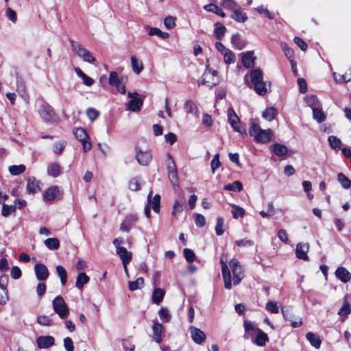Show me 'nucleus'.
I'll list each match as a JSON object with an SVG mask.
<instances>
[{
    "instance_id": "1",
    "label": "nucleus",
    "mask_w": 351,
    "mask_h": 351,
    "mask_svg": "<svg viewBox=\"0 0 351 351\" xmlns=\"http://www.w3.org/2000/svg\"><path fill=\"white\" fill-rule=\"evenodd\" d=\"M221 274L224 282V287L226 289H231L232 287V280L234 285H238L245 277V272L243 266L237 258L230 261L228 265L223 258H221Z\"/></svg>"
},
{
    "instance_id": "2",
    "label": "nucleus",
    "mask_w": 351,
    "mask_h": 351,
    "mask_svg": "<svg viewBox=\"0 0 351 351\" xmlns=\"http://www.w3.org/2000/svg\"><path fill=\"white\" fill-rule=\"evenodd\" d=\"M245 84L254 90L259 95H265L267 93L270 84L263 80V73L260 69H254L244 76Z\"/></svg>"
},
{
    "instance_id": "3",
    "label": "nucleus",
    "mask_w": 351,
    "mask_h": 351,
    "mask_svg": "<svg viewBox=\"0 0 351 351\" xmlns=\"http://www.w3.org/2000/svg\"><path fill=\"white\" fill-rule=\"evenodd\" d=\"M249 134L254 140L261 143H266L271 140L273 133L270 129L263 130L257 123H252L249 128Z\"/></svg>"
},
{
    "instance_id": "4",
    "label": "nucleus",
    "mask_w": 351,
    "mask_h": 351,
    "mask_svg": "<svg viewBox=\"0 0 351 351\" xmlns=\"http://www.w3.org/2000/svg\"><path fill=\"white\" fill-rule=\"evenodd\" d=\"M218 82L217 72L215 70L209 69L208 65H206V69L202 77L197 82L198 85H206L209 88H212Z\"/></svg>"
},
{
    "instance_id": "5",
    "label": "nucleus",
    "mask_w": 351,
    "mask_h": 351,
    "mask_svg": "<svg viewBox=\"0 0 351 351\" xmlns=\"http://www.w3.org/2000/svg\"><path fill=\"white\" fill-rule=\"evenodd\" d=\"M71 50L74 55L82 59L84 62L93 64L95 61L92 54L80 43L71 40Z\"/></svg>"
},
{
    "instance_id": "6",
    "label": "nucleus",
    "mask_w": 351,
    "mask_h": 351,
    "mask_svg": "<svg viewBox=\"0 0 351 351\" xmlns=\"http://www.w3.org/2000/svg\"><path fill=\"white\" fill-rule=\"evenodd\" d=\"M52 308H53V311L62 319H65L69 313V309L64 298L60 295L56 296L53 300Z\"/></svg>"
},
{
    "instance_id": "7",
    "label": "nucleus",
    "mask_w": 351,
    "mask_h": 351,
    "mask_svg": "<svg viewBox=\"0 0 351 351\" xmlns=\"http://www.w3.org/2000/svg\"><path fill=\"white\" fill-rule=\"evenodd\" d=\"M38 114L41 119L47 123H53L58 120V117L52 108L47 104H42L39 107Z\"/></svg>"
},
{
    "instance_id": "8",
    "label": "nucleus",
    "mask_w": 351,
    "mask_h": 351,
    "mask_svg": "<svg viewBox=\"0 0 351 351\" xmlns=\"http://www.w3.org/2000/svg\"><path fill=\"white\" fill-rule=\"evenodd\" d=\"M128 96L130 98V100L127 104V109L132 112L140 111L143 106L144 97L141 96L136 92H128Z\"/></svg>"
},
{
    "instance_id": "9",
    "label": "nucleus",
    "mask_w": 351,
    "mask_h": 351,
    "mask_svg": "<svg viewBox=\"0 0 351 351\" xmlns=\"http://www.w3.org/2000/svg\"><path fill=\"white\" fill-rule=\"evenodd\" d=\"M135 159L137 162L142 166L149 165L152 160V154L151 150L142 149L138 147H135Z\"/></svg>"
},
{
    "instance_id": "10",
    "label": "nucleus",
    "mask_w": 351,
    "mask_h": 351,
    "mask_svg": "<svg viewBox=\"0 0 351 351\" xmlns=\"http://www.w3.org/2000/svg\"><path fill=\"white\" fill-rule=\"evenodd\" d=\"M228 118L229 123L231 125V126L236 132L241 134H246L245 130L241 125L237 114L235 113L234 110L231 108L228 110Z\"/></svg>"
},
{
    "instance_id": "11",
    "label": "nucleus",
    "mask_w": 351,
    "mask_h": 351,
    "mask_svg": "<svg viewBox=\"0 0 351 351\" xmlns=\"http://www.w3.org/2000/svg\"><path fill=\"white\" fill-rule=\"evenodd\" d=\"M215 47L223 56V62L226 64H230L235 62V56L234 53L230 49L225 47L221 43L217 42L215 43Z\"/></svg>"
},
{
    "instance_id": "12",
    "label": "nucleus",
    "mask_w": 351,
    "mask_h": 351,
    "mask_svg": "<svg viewBox=\"0 0 351 351\" xmlns=\"http://www.w3.org/2000/svg\"><path fill=\"white\" fill-rule=\"evenodd\" d=\"M61 196V192L58 186H51L47 189L43 195V198L45 202H51L59 199Z\"/></svg>"
},
{
    "instance_id": "13",
    "label": "nucleus",
    "mask_w": 351,
    "mask_h": 351,
    "mask_svg": "<svg viewBox=\"0 0 351 351\" xmlns=\"http://www.w3.org/2000/svg\"><path fill=\"white\" fill-rule=\"evenodd\" d=\"M109 84L111 86H115L117 89V90L121 93L125 94V85L122 82V80H120L119 75L115 71H112L110 73L109 75Z\"/></svg>"
},
{
    "instance_id": "14",
    "label": "nucleus",
    "mask_w": 351,
    "mask_h": 351,
    "mask_svg": "<svg viewBox=\"0 0 351 351\" xmlns=\"http://www.w3.org/2000/svg\"><path fill=\"white\" fill-rule=\"evenodd\" d=\"M282 313L284 318L291 322V326L293 328H298L302 324V320L301 317H294L293 315L291 313L289 308L288 307H282Z\"/></svg>"
},
{
    "instance_id": "15",
    "label": "nucleus",
    "mask_w": 351,
    "mask_h": 351,
    "mask_svg": "<svg viewBox=\"0 0 351 351\" xmlns=\"http://www.w3.org/2000/svg\"><path fill=\"white\" fill-rule=\"evenodd\" d=\"M34 270L37 280L40 281L46 280L49 276L47 267L43 263H36L34 266Z\"/></svg>"
},
{
    "instance_id": "16",
    "label": "nucleus",
    "mask_w": 351,
    "mask_h": 351,
    "mask_svg": "<svg viewBox=\"0 0 351 351\" xmlns=\"http://www.w3.org/2000/svg\"><path fill=\"white\" fill-rule=\"evenodd\" d=\"M55 343V339L50 335L40 336L36 339V344L40 349H47Z\"/></svg>"
},
{
    "instance_id": "17",
    "label": "nucleus",
    "mask_w": 351,
    "mask_h": 351,
    "mask_svg": "<svg viewBox=\"0 0 351 351\" xmlns=\"http://www.w3.org/2000/svg\"><path fill=\"white\" fill-rule=\"evenodd\" d=\"M309 250L308 243H298L296 245L295 256L298 258L304 261L308 259V252Z\"/></svg>"
},
{
    "instance_id": "18",
    "label": "nucleus",
    "mask_w": 351,
    "mask_h": 351,
    "mask_svg": "<svg viewBox=\"0 0 351 351\" xmlns=\"http://www.w3.org/2000/svg\"><path fill=\"white\" fill-rule=\"evenodd\" d=\"M138 221L135 215H128L121 224L120 230L123 232H129Z\"/></svg>"
},
{
    "instance_id": "19",
    "label": "nucleus",
    "mask_w": 351,
    "mask_h": 351,
    "mask_svg": "<svg viewBox=\"0 0 351 351\" xmlns=\"http://www.w3.org/2000/svg\"><path fill=\"white\" fill-rule=\"evenodd\" d=\"M152 191H150L147 195V204L146 206H149L155 213H158L160 207V195L156 194L153 198H152Z\"/></svg>"
},
{
    "instance_id": "20",
    "label": "nucleus",
    "mask_w": 351,
    "mask_h": 351,
    "mask_svg": "<svg viewBox=\"0 0 351 351\" xmlns=\"http://www.w3.org/2000/svg\"><path fill=\"white\" fill-rule=\"evenodd\" d=\"M243 326L245 329V335L243 337L247 339H252V337H254L257 332L260 330L259 328H256L252 322L248 320L244 321Z\"/></svg>"
},
{
    "instance_id": "21",
    "label": "nucleus",
    "mask_w": 351,
    "mask_h": 351,
    "mask_svg": "<svg viewBox=\"0 0 351 351\" xmlns=\"http://www.w3.org/2000/svg\"><path fill=\"white\" fill-rule=\"evenodd\" d=\"M40 181L35 177H30L27 180L26 190L30 194H34L40 189Z\"/></svg>"
},
{
    "instance_id": "22",
    "label": "nucleus",
    "mask_w": 351,
    "mask_h": 351,
    "mask_svg": "<svg viewBox=\"0 0 351 351\" xmlns=\"http://www.w3.org/2000/svg\"><path fill=\"white\" fill-rule=\"evenodd\" d=\"M190 331L191 337L196 343L199 344L205 341L206 335L200 329L192 326L190 328Z\"/></svg>"
},
{
    "instance_id": "23",
    "label": "nucleus",
    "mask_w": 351,
    "mask_h": 351,
    "mask_svg": "<svg viewBox=\"0 0 351 351\" xmlns=\"http://www.w3.org/2000/svg\"><path fill=\"white\" fill-rule=\"evenodd\" d=\"M255 59L253 51H247L242 53V64L246 68L252 67L254 65Z\"/></svg>"
},
{
    "instance_id": "24",
    "label": "nucleus",
    "mask_w": 351,
    "mask_h": 351,
    "mask_svg": "<svg viewBox=\"0 0 351 351\" xmlns=\"http://www.w3.org/2000/svg\"><path fill=\"white\" fill-rule=\"evenodd\" d=\"M117 254L121 258L123 265H128L132 259V253L126 250L124 247H117Z\"/></svg>"
},
{
    "instance_id": "25",
    "label": "nucleus",
    "mask_w": 351,
    "mask_h": 351,
    "mask_svg": "<svg viewBox=\"0 0 351 351\" xmlns=\"http://www.w3.org/2000/svg\"><path fill=\"white\" fill-rule=\"evenodd\" d=\"M335 276L344 283L349 282L351 279V274L343 267H339L336 269Z\"/></svg>"
},
{
    "instance_id": "26",
    "label": "nucleus",
    "mask_w": 351,
    "mask_h": 351,
    "mask_svg": "<svg viewBox=\"0 0 351 351\" xmlns=\"http://www.w3.org/2000/svg\"><path fill=\"white\" fill-rule=\"evenodd\" d=\"M251 339L254 343L258 346H263L267 341H269V338L267 334L263 332L261 329Z\"/></svg>"
},
{
    "instance_id": "27",
    "label": "nucleus",
    "mask_w": 351,
    "mask_h": 351,
    "mask_svg": "<svg viewBox=\"0 0 351 351\" xmlns=\"http://www.w3.org/2000/svg\"><path fill=\"white\" fill-rule=\"evenodd\" d=\"M232 12V18L237 22L244 23L247 19L246 14L243 12L240 6H238L237 8H234Z\"/></svg>"
},
{
    "instance_id": "28",
    "label": "nucleus",
    "mask_w": 351,
    "mask_h": 351,
    "mask_svg": "<svg viewBox=\"0 0 351 351\" xmlns=\"http://www.w3.org/2000/svg\"><path fill=\"white\" fill-rule=\"evenodd\" d=\"M74 71L77 75L82 78L85 86H91L94 84V80L85 74L80 68L76 67Z\"/></svg>"
},
{
    "instance_id": "29",
    "label": "nucleus",
    "mask_w": 351,
    "mask_h": 351,
    "mask_svg": "<svg viewBox=\"0 0 351 351\" xmlns=\"http://www.w3.org/2000/svg\"><path fill=\"white\" fill-rule=\"evenodd\" d=\"M165 294V291L160 288H155L153 291L152 295V301L153 303L159 304L163 300Z\"/></svg>"
},
{
    "instance_id": "30",
    "label": "nucleus",
    "mask_w": 351,
    "mask_h": 351,
    "mask_svg": "<svg viewBox=\"0 0 351 351\" xmlns=\"http://www.w3.org/2000/svg\"><path fill=\"white\" fill-rule=\"evenodd\" d=\"M89 277L84 272H81L76 278L75 287L78 289L82 290L84 285L89 282Z\"/></svg>"
},
{
    "instance_id": "31",
    "label": "nucleus",
    "mask_w": 351,
    "mask_h": 351,
    "mask_svg": "<svg viewBox=\"0 0 351 351\" xmlns=\"http://www.w3.org/2000/svg\"><path fill=\"white\" fill-rule=\"evenodd\" d=\"M154 339V341L160 343L162 341L161 334L163 330V326L159 323H154L152 326Z\"/></svg>"
},
{
    "instance_id": "32",
    "label": "nucleus",
    "mask_w": 351,
    "mask_h": 351,
    "mask_svg": "<svg viewBox=\"0 0 351 351\" xmlns=\"http://www.w3.org/2000/svg\"><path fill=\"white\" fill-rule=\"evenodd\" d=\"M184 108L186 113L193 114L195 117L199 116L198 108L193 101H186L184 104Z\"/></svg>"
},
{
    "instance_id": "33",
    "label": "nucleus",
    "mask_w": 351,
    "mask_h": 351,
    "mask_svg": "<svg viewBox=\"0 0 351 351\" xmlns=\"http://www.w3.org/2000/svg\"><path fill=\"white\" fill-rule=\"evenodd\" d=\"M313 110V119L319 123L324 122L326 119V114L323 111L320 106L314 108Z\"/></svg>"
},
{
    "instance_id": "34",
    "label": "nucleus",
    "mask_w": 351,
    "mask_h": 351,
    "mask_svg": "<svg viewBox=\"0 0 351 351\" xmlns=\"http://www.w3.org/2000/svg\"><path fill=\"white\" fill-rule=\"evenodd\" d=\"M306 337L312 346L315 348H319L320 347L322 341L317 335L313 332H309L306 333Z\"/></svg>"
},
{
    "instance_id": "35",
    "label": "nucleus",
    "mask_w": 351,
    "mask_h": 351,
    "mask_svg": "<svg viewBox=\"0 0 351 351\" xmlns=\"http://www.w3.org/2000/svg\"><path fill=\"white\" fill-rule=\"evenodd\" d=\"M351 313V305L345 301L338 311V315L342 317L341 322H344L348 315Z\"/></svg>"
},
{
    "instance_id": "36",
    "label": "nucleus",
    "mask_w": 351,
    "mask_h": 351,
    "mask_svg": "<svg viewBox=\"0 0 351 351\" xmlns=\"http://www.w3.org/2000/svg\"><path fill=\"white\" fill-rule=\"evenodd\" d=\"M47 173L54 178L58 177L61 173L60 166L56 162L50 163L47 167Z\"/></svg>"
},
{
    "instance_id": "37",
    "label": "nucleus",
    "mask_w": 351,
    "mask_h": 351,
    "mask_svg": "<svg viewBox=\"0 0 351 351\" xmlns=\"http://www.w3.org/2000/svg\"><path fill=\"white\" fill-rule=\"evenodd\" d=\"M231 44L236 49L241 50L245 47V43L241 40L239 34H235L232 36Z\"/></svg>"
},
{
    "instance_id": "38",
    "label": "nucleus",
    "mask_w": 351,
    "mask_h": 351,
    "mask_svg": "<svg viewBox=\"0 0 351 351\" xmlns=\"http://www.w3.org/2000/svg\"><path fill=\"white\" fill-rule=\"evenodd\" d=\"M73 134L75 137L80 141H84L86 139H89V136L83 128H77L73 130Z\"/></svg>"
},
{
    "instance_id": "39",
    "label": "nucleus",
    "mask_w": 351,
    "mask_h": 351,
    "mask_svg": "<svg viewBox=\"0 0 351 351\" xmlns=\"http://www.w3.org/2000/svg\"><path fill=\"white\" fill-rule=\"evenodd\" d=\"M130 60L132 71L136 74H139L143 69L142 62L138 60L135 56H132Z\"/></svg>"
},
{
    "instance_id": "40",
    "label": "nucleus",
    "mask_w": 351,
    "mask_h": 351,
    "mask_svg": "<svg viewBox=\"0 0 351 351\" xmlns=\"http://www.w3.org/2000/svg\"><path fill=\"white\" fill-rule=\"evenodd\" d=\"M223 189L226 191L240 192L243 190V184L240 181L236 180L232 183L226 184Z\"/></svg>"
},
{
    "instance_id": "41",
    "label": "nucleus",
    "mask_w": 351,
    "mask_h": 351,
    "mask_svg": "<svg viewBox=\"0 0 351 351\" xmlns=\"http://www.w3.org/2000/svg\"><path fill=\"white\" fill-rule=\"evenodd\" d=\"M288 151V148L284 145L276 143L273 145V152L277 156H284Z\"/></svg>"
},
{
    "instance_id": "42",
    "label": "nucleus",
    "mask_w": 351,
    "mask_h": 351,
    "mask_svg": "<svg viewBox=\"0 0 351 351\" xmlns=\"http://www.w3.org/2000/svg\"><path fill=\"white\" fill-rule=\"evenodd\" d=\"M276 114L277 110L274 107H270L263 112L262 116L265 120L271 121L275 119Z\"/></svg>"
},
{
    "instance_id": "43",
    "label": "nucleus",
    "mask_w": 351,
    "mask_h": 351,
    "mask_svg": "<svg viewBox=\"0 0 351 351\" xmlns=\"http://www.w3.org/2000/svg\"><path fill=\"white\" fill-rule=\"evenodd\" d=\"M204 9L207 12L215 13L216 14L225 17V13L215 4L210 3L204 6Z\"/></svg>"
},
{
    "instance_id": "44",
    "label": "nucleus",
    "mask_w": 351,
    "mask_h": 351,
    "mask_svg": "<svg viewBox=\"0 0 351 351\" xmlns=\"http://www.w3.org/2000/svg\"><path fill=\"white\" fill-rule=\"evenodd\" d=\"M328 141L331 149L334 150H339L341 147V141L335 136H330L328 138Z\"/></svg>"
},
{
    "instance_id": "45",
    "label": "nucleus",
    "mask_w": 351,
    "mask_h": 351,
    "mask_svg": "<svg viewBox=\"0 0 351 351\" xmlns=\"http://www.w3.org/2000/svg\"><path fill=\"white\" fill-rule=\"evenodd\" d=\"M37 323L43 326H51L53 325V320L48 315H41L37 317Z\"/></svg>"
},
{
    "instance_id": "46",
    "label": "nucleus",
    "mask_w": 351,
    "mask_h": 351,
    "mask_svg": "<svg viewBox=\"0 0 351 351\" xmlns=\"http://www.w3.org/2000/svg\"><path fill=\"white\" fill-rule=\"evenodd\" d=\"M45 245L48 249L55 250L59 248L60 241L57 238H49L45 241Z\"/></svg>"
},
{
    "instance_id": "47",
    "label": "nucleus",
    "mask_w": 351,
    "mask_h": 351,
    "mask_svg": "<svg viewBox=\"0 0 351 351\" xmlns=\"http://www.w3.org/2000/svg\"><path fill=\"white\" fill-rule=\"evenodd\" d=\"M144 285V280L143 278H138L134 281H130L128 282V288L130 291H134L141 289Z\"/></svg>"
},
{
    "instance_id": "48",
    "label": "nucleus",
    "mask_w": 351,
    "mask_h": 351,
    "mask_svg": "<svg viewBox=\"0 0 351 351\" xmlns=\"http://www.w3.org/2000/svg\"><path fill=\"white\" fill-rule=\"evenodd\" d=\"M56 272L60 279L62 285H66L67 281V273L66 269L62 265H58L56 267Z\"/></svg>"
},
{
    "instance_id": "49",
    "label": "nucleus",
    "mask_w": 351,
    "mask_h": 351,
    "mask_svg": "<svg viewBox=\"0 0 351 351\" xmlns=\"http://www.w3.org/2000/svg\"><path fill=\"white\" fill-rule=\"evenodd\" d=\"M148 34L151 36L156 35V36H157L160 38H162L163 39L168 38L169 36V33H167L166 32H162L157 27H150Z\"/></svg>"
},
{
    "instance_id": "50",
    "label": "nucleus",
    "mask_w": 351,
    "mask_h": 351,
    "mask_svg": "<svg viewBox=\"0 0 351 351\" xmlns=\"http://www.w3.org/2000/svg\"><path fill=\"white\" fill-rule=\"evenodd\" d=\"M230 206L233 208V210H232V214L234 219L243 217L245 215V212L243 208L234 204H230Z\"/></svg>"
},
{
    "instance_id": "51",
    "label": "nucleus",
    "mask_w": 351,
    "mask_h": 351,
    "mask_svg": "<svg viewBox=\"0 0 351 351\" xmlns=\"http://www.w3.org/2000/svg\"><path fill=\"white\" fill-rule=\"evenodd\" d=\"M226 28L222 25L216 24L214 30V35L218 40H221L226 34Z\"/></svg>"
},
{
    "instance_id": "52",
    "label": "nucleus",
    "mask_w": 351,
    "mask_h": 351,
    "mask_svg": "<svg viewBox=\"0 0 351 351\" xmlns=\"http://www.w3.org/2000/svg\"><path fill=\"white\" fill-rule=\"evenodd\" d=\"M337 179L343 188L349 189L351 186V180L348 178L343 173H339L337 175Z\"/></svg>"
},
{
    "instance_id": "53",
    "label": "nucleus",
    "mask_w": 351,
    "mask_h": 351,
    "mask_svg": "<svg viewBox=\"0 0 351 351\" xmlns=\"http://www.w3.org/2000/svg\"><path fill=\"white\" fill-rule=\"evenodd\" d=\"M306 103L307 106L312 108V110L320 106L318 99L314 95L307 96L306 97Z\"/></svg>"
},
{
    "instance_id": "54",
    "label": "nucleus",
    "mask_w": 351,
    "mask_h": 351,
    "mask_svg": "<svg viewBox=\"0 0 351 351\" xmlns=\"http://www.w3.org/2000/svg\"><path fill=\"white\" fill-rule=\"evenodd\" d=\"M25 171V166L23 165H12L9 167V172L13 176H18Z\"/></svg>"
},
{
    "instance_id": "55",
    "label": "nucleus",
    "mask_w": 351,
    "mask_h": 351,
    "mask_svg": "<svg viewBox=\"0 0 351 351\" xmlns=\"http://www.w3.org/2000/svg\"><path fill=\"white\" fill-rule=\"evenodd\" d=\"M265 309L271 313L276 314L279 313V306L277 302L274 301L267 302L265 304Z\"/></svg>"
},
{
    "instance_id": "56",
    "label": "nucleus",
    "mask_w": 351,
    "mask_h": 351,
    "mask_svg": "<svg viewBox=\"0 0 351 351\" xmlns=\"http://www.w3.org/2000/svg\"><path fill=\"white\" fill-rule=\"evenodd\" d=\"M158 315L163 322H168L171 319V314L166 308H161L158 311Z\"/></svg>"
},
{
    "instance_id": "57",
    "label": "nucleus",
    "mask_w": 351,
    "mask_h": 351,
    "mask_svg": "<svg viewBox=\"0 0 351 351\" xmlns=\"http://www.w3.org/2000/svg\"><path fill=\"white\" fill-rule=\"evenodd\" d=\"M223 219L221 217H219L217 219V225L215 226V232L217 235L220 236L222 235L224 232L223 229Z\"/></svg>"
},
{
    "instance_id": "58",
    "label": "nucleus",
    "mask_w": 351,
    "mask_h": 351,
    "mask_svg": "<svg viewBox=\"0 0 351 351\" xmlns=\"http://www.w3.org/2000/svg\"><path fill=\"white\" fill-rule=\"evenodd\" d=\"M281 48L283 50L285 55L286 57L290 60H293V56H294V51L293 50L290 48L287 43H282L281 44Z\"/></svg>"
},
{
    "instance_id": "59",
    "label": "nucleus",
    "mask_w": 351,
    "mask_h": 351,
    "mask_svg": "<svg viewBox=\"0 0 351 351\" xmlns=\"http://www.w3.org/2000/svg\"><path fill=\"white\" fill-rule=\"evenodd\" d=\"M167 159L166 160V165H167V171L170 172V171H176L177 168H176V163H175L173 158L171 157V156L169 154H167Z\"/></svg>"
},
{
    "instance_id": "60",
    "label": "nucleus",
    "mask_w": 351,
    "mask_h": 351,
    "mask_svg": "<svg viewBox=\"0 0 351 351\" xmlns=\"http://www.w3.org/2000/svg\"><path fill=\"white\" fill-rule=\"evenodd\" d=\"M5 16L6 17L13 23H16L17 21V15L16 12L10 8H7L5 9Z\"/></svg>"
},
{
    "instance_id": "61",
    "label": "nucleus",
    "mask_w": 351,
    "mask_h": 351,
    "mask_svg": "<svg viewBox=\"0 0 351 351\" xmlns=\"http://www.w3.org/2000/svg\"><path fill=\"white\" fill-rule=\"evenodd\" d=\"M128 187L131 191H136L141 189L139 180L136 178H132L128 183Z\"/></svg>"
},
{
    "instance_id": "62",
    "label": "nucleus",
    "mask_w": 351,
    "mask_h": 351,
    "mask_svg": "<svg viewBox=\"0 0 351 351\" xmlns=\"http://www.w3.org/2000/svg\"><path fill=\"white\" fill-rule=\"evenodd\" d=\"M15 206L14 205H7L3 204L2 207V215L3 217H8L10 214L13 213L15 211Z\"/></svg>"
},
{
    "instance_id": "63",
    "label": "nucleus",
    "mask_w": 351,
    "mask_h": 351,
    "mask_svg": "<svg viewBox=\"0 0 351 351\" xmlns=\"http://www.w3.org/2000/svg\"><path fill=\"white\" fill-rule=\"evenodd\" d=\"M184 258L189 263H192L195 258V254L194 252L189 248H185L183 251Z\"/></svg>"
},
{
    "instance_id": "64",
    "label": "nucleus",
    "mask_w": 351,
    "mask_h": 351,
    "mask_svg": "<svg viewBox=\"0 0 351 351\" xmlns=\"http://www.w3.org/2000/svg\"><path fill=\"white\" fill-rule=\"evenodd\" d=\"M335 80L337 82H346L351 80V71L346 72L345 74L339 75V78L337 77L335 73Z\"/></svg>"
}]
</instances>
